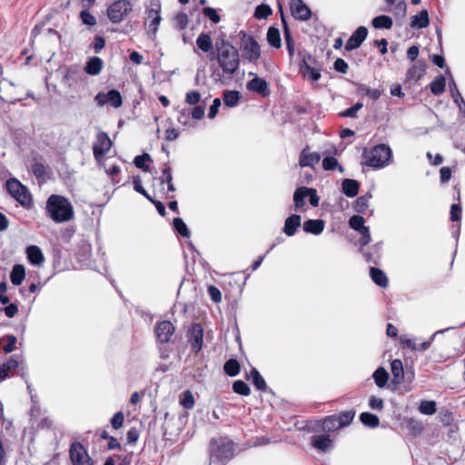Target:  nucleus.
<instances>
[{
    "label": "nucleus",
    "instance_id": "nucleus-1",
    "mask_svg": "<svg viewBox=\"0 0 465 465\" xmlns=\"http://www.w3.org/2000/svg\"><path fill=\"white\" fill-rule=\"evenodd\" d=\"M215 47L216 58L223 74L229 75V79H231V76L238 71L240 66L239 52L236 47L224 39H222L221 42L217 41Z\"/></svg>",
    "mask_w": 465,
    "mask_h": 465
},
{
    "label": "nucleus",
    "instance_id": "nucleus-2",
    "mask_svg": "<svg viewBox=\"0 0 465 465\" xmlns=\"http://www.w3.org/2000/svg\"><path fill=\"white\" fill-rule=\"evenodd\" d=\"M208 452V465H225L235 455V443L227 437L212 438Z\"/></svg>",
    "mask_w": 465,
    "mask_h": 465
},
{
    "label": "nucleus",
    "instance_id": "nucleus-3",
    "mask_svg": "<svg viewBox=\"0 0 465 465\" xmlns=\"http://www.w3.org/2000/svg\"><path fill=\"white\" fill-rule=\"evenodd\" d=\"M46 213L57 223L68 222L74 216V209L69 200L57 194H52L47 199Z\"/></svg>",
    "mask_w": 465,
    "mask_h": 465
},
{
    "label": "nucleus",
    "instance_id": "nucleus-4",
    "mask_svg": "<svg viewBox=\"0 0 465 465\" xmlns=\"http://www.w3.org/2000/svg\"><path fill=\"white\" fill-rule=\"evenodd\" d=\"M362 157L365 160L366 165L373 169H381L391 163L392 151L389 145L380 143L373 146L369 151L364 150Z\"/></svg>",
    "mask_w": 465,
    "mask_h": 465
},
{
    "label": "nucleus",
    "instance_id": "nucleus-5",
    "mask_svg": "<svg viewBox=\"0 0 465 465\" xmlns=\"http://www.w3.org/2000/svg\"><path fill=\"white\" fill-rule=\"evenodd\" d=\"M7 193L14 197L23 207L30 208L33 199L30 192L16 178H9L5 183Z\"/></svg>",
    "mask_w": 465,
    "mask_h": 465
},
{
    "label": "nucleus",
    "instance_id": "nucleus-6",
    "mask_svg": "<svg viewBox=\"0 0 465 465\" xmlns=\"http://www.w3.org/2000/svg\"><path fill=\"white\" fill-rule=\"evenodd\" d=\"M162 5L159 0H150L145 5V25H148L147 34L150 38H155L156 32L162 21Z\"/></svg>",
    "mask_w": 465,
    "mask_h": 465
},
{
    "label": "nucleus",
    "instance_id": "nucleus-7",
    "mask_svg": "<svg viewBox=\"0 0 465 465\" xmlns=\"http://www.w3.org/2000/svg\"><path fill=\"white\" fill-rule=\"evenodd\" d=\"M136 0H116L106 10L107 17L113 24H119L133 11Z\"/></svg>",
    "mask_w": 465,
    "mask_h": 465
},
{
    "label": "nucleus",
    "instance_id": "nucleus-8",
    "mask_svg": "<svg viewBox=\"0 0 465 465\" xmlns=\"http://www.w3.org/2000/svg\"><path fill=\"white\" fill-rule=\"evenodd\" d=\"M113 142L105 132H99L96 134L95 142L93 144L94 157L97 162H101L106 153L109 152Z\"/></svg>",
    "mask_w": 465,
    "mask_h": 465
},
{
    "label": "nucleus",
    "instance_id": "nucleus-9",
    "mask_svg": "<svg viewBox=\"0 0 465 465\" xmlns=\"http://www.w3.org/2000/svg\"><path fill=\"white\" fill-rule=\"evenodd\" d=\"M69 452L73 465H94L92 459L80 442H73Z\"/></svg>",
    "mask_w": 465,
    "mask_h": 465
},
{
    "label": "nucleus",
    "instance_id": "nucleus-10",
    "mask_svg": "<svg viewBox=\"0 0 465 465\" xmlns=\"http://www.w3.org/2000/svg\"><path fill=\"white\" fill-rule=\"evenodd\" d=\"M94 102L98 106H104L109 104L114 108H119L123 104V97L118 90L111 89L106 94L99 92L94 96Z\"/></svg>",
    "mask_w": 465,
    "mask_h": 465
},
{
    "label": "nucleus",
    "instance_id": "nucleus-11",
    "mask_svg": "<svg viewBox=\"0 0 465 465\" xmlns=\"http://www.w3.org/2000/svg\"><path fill=\"white\" fill-rule=\"evenodd\" d=\"M316 60L310 54H304L302 55V62L300 64V71L304 77H308L312 82L320 80L322 74L320 69L314 68L312 64H315Z\"/></svg>",
    "mask_w": 465,
    "mask_h": 465
},
{
    "label": "nucleus",
    "instance_id": "nucleus-12",
    "mask_svg": "<svg viewBox=\"0 0 465 465\" xmlns=\"http://www.w3.org/2000/svg\"><path fill=\"white\" fill-rule=\"evenodd\" d=\"M249 75L253 76V78L247 82V90L253 92L262 97H268L271 94L268 82L265 79L257 76L254 73L250 72Z\"/></svg>",
    "mask_w": 465,
    "mask_h": 465
},
{
    "label": "nucleus",
    "instance_id": "nucleus-13",
    "mask_svg": "<svg viewBox=\"0 0 465 465\" xmlns=\"http://www.w3.org/2000/svg\"><path fill=\"white\" fill-rule=\"evenodd\" d=\"M292 15L300 21H308L312 17V10L302 0H291Z\"/></svg>",
    "mask_w": 465,
    "mask_h": 465
},
{
    "label": "nucleus",
    "instance_id": "nucleus-14",
    "mask_svg": "<svg viewBox=\"0 0 465 465\" xmlns=\"http://www.w3.org/2000/svg\"><path fill=\"white\" fill-rule=\"evenodd\" d=\"M242 49L246 59L250 62H256L261 56L260 45L253 36H248L247 39L243 41Z\"/></svg>",
    "mask_w": 465,
    "mask_h": 465
},
{
    "label": "nucleus",
    "instance_id": "nucleus-15",
    "mask_svg": "<svg viewBox=\"0 0 465 465\" xmlns=\"http://www.w3.org/2000/svg\"><path fill=\"white\" fill-rule=\"evenodd\" d=\"M368 29L367 27L361 25L359 26L350 36L345 44V50L350 52L359 48L364 40L367 38Z\"/></svg>",
    "mask_w": 465,
    "mask_h": 465
},
{
    "label": "nucleus",
    "instance_id": "nucleus-16",
    "mask_svg": "<svg viewBox=\"0 0 465 465\" xmlns=\"http://www.w3.org/2000/svg\"><path fill=\"white\" fill-rule=\"evenodd\" d=\"M189 341L192 351L198 353L202 350L203 343V330L201 324L193 323L192 325Z\"/></svg>",
    "mask_w": 465,
    "mask_h": 465
},
{
    "label": "nucleus",
    "instance_id": "nucleus-17",
    "mask_svg": "<svg viewBox=\"0 0 465 465\" xmlns=\"http://www.w3.org/2000/svg\"><path fill=\"white\" fill-rule=\"evenodd\" d=\"M174 326L169 321H162L155 326V334L161 343H167L174 332Z\"/></svg>",
    "mask_w": 465,
    "mask_h": 465
},
{
    "label": "nucleus",
    "instance_id": "nucleus-18",
    "mask_svg": "<svg viewBox=\"0 0 465 465\" xmlns=\"http://www.w3.org/2000/svg\"><path fill=\"white\" fill-rule=\"evenodd\" d=\"M311 444L322 452H328L332 449V440L329 435L318 434L311 437Z\"/></svg>",
    "mask_w": 465,
    "mask_h": 465
},
{
    "label": "nucleus",
    "instance_id": "nucleus-19",
    "mask_svg": "<svg viewBox=\"0 0 465 465\" xmlns=\"http://www.w3.org/2000/svg\"><path fill=\"white\" fill-rule=\"evenodd\" d=\"M19 358L18 355H12L6 361L0 364V381L8 378L10 373L19 367Z\"/></svg>",
    "mask_w": 465,
    "mask_h": 465
},
{
    "label": "nucleus",
    "instance_id": "nucleus-20",
    "mask_svg": "<svg viewBox=\"0 0 465 465\" xmlns=\"http://www.w3.org/2000/svg\"><path fill=\"white\" fill-rule=\"evenodd\" d=\"M321 160V155L318 153H310L309 146H306L301 152L299 157V164L302 167H313L315 164L319 163Z\"/></svg>",
    "mask_w": 465,
    "mask_h": 465
},
{
    "label": "nucleus",
    "instance_id": "nucleus-21",
    "mask_svg": "<svg viewBox=\"0 0 465 465\" xmlns=\"http://www.w3.org/2000/svg\"><path fill=\"white\" fill-rule=\"evenodd\" d=\"M196 45L204 53L210 52L209 59L213 60L215 58V52L213 50V41L208 34L201 33L196 39Z\"/></svg>",
    "mask_w": 465,
    "mask_h": 465
},
{
    "label": "nucleus",
    "instance_id": "nucleus-22",
    "mask_svg": "<svg viewBox=\"0 0 465 465\" xmlns=\"http://www.w3.org/2000/svg\"><path fill=\"white\" fill-rule=\"evenodd\" d=\"M302 218L299 214H291L285 219L282 232L287 236H293L301 226Z\"/></svg>",
    "mask_w": 465,
    "mask_h": 465
},
{
    "label": "nucleus",
    "instance_id": "nucleus-23",
    "mask_svg": "<svg viewBox=\"0 0 465 465\" xmlns=\"http://www.w3.org/2000/svg\"><path fill=\"white\" fill-rule=\"evenodd\" d=\"M325 223L322 219H309L302 223L305 232L319 235L324 230Z\"/></svg>",
    "mask_w": 465,
    "mask_h": 465
},
{
    "label": "nucleus",
    "instance_id": "nucleus-24",
    "mask_svg": "<svg viewBox=\"0 0 465 465\" xmlns=\"http://www.w3.org/2000/svg\"><path fill=\"white\" fill-rule=\"evenodd\" d=\"M361 183L354 179L346 178L341 182V192L349 198H353L359 193Z\"/></svg>",
    "mask_w": 465,
    "mask_h": 465
},
{
    "label": "nucleus",
    "instance_id": "nucleus-25",
    "mask_svg": "<svg viewBox=\"0 0 465 465\" xmlns=\"http://www.w3.org/2000/svg\"><path fill=\"white\" fill-rule=\"evenodd\" d=\"M430 25L429 12L426 9L421 10L418 15H412L410 26L413 29H423Z\"/></svg>",
    "mask_w": 465,
    "mask_h": 465
},
{
    "label": "nucleus",
    "instance_id": "nucleus-26",
    "mask_svg": "<svg viewBox=\"0 0 465 465\" xmlns=\"http://www.w3.org/2000/svg\"><path fill=\"white\" fill-rule=\"evenodd\" d=\"M27 260L32 265L38 266L44 262L45 257L41 249L36 245H30L25 250Z\"/></svg>",
    "mask_w": 465,
    "mask_h": 465
},
{
    "label": "nucleus",
    "instance_id": "nucleus-27",
    "mask_svg": "<svg viewBox=\"0 0 465 465\" xmlns=\"http://www.w3.org/2000/svg\"><path fill=\"white\" fill-rule=\"evenodd\" d=\"M391 370L393 376L392 382L400 384L405 379V371L401 360L395 359L391 363Z\"/></svg>",
    "mask_w": 465,
    "mask_h": 465
},
{
    "label": "nucleus",
    "instance_id": "nucleus-28",
    "mask_svg": "<svg viewBox=\"0 0 465 465\" xmlns=\"http://www.w3.org/2000/svg\"><path fill=\"white\" fill-rule=\"evenodd\" d=\"M310 187H298L293 193V203L295 210H301L305 206V199L308 198Z\"/></svg>",
    "mask_w": 465,
    "mask_h": 465
},
{
    "label": "nucleus",
    "instance_id": "nucleus-29",
    "mask_svg": "<svg viewBox=\"0 0 465 465\" xmlns=\"http://www.w3.org/2000/svg\"><path fill=\"white\" fill-rule=\"evenodd\" d=\"M103 68V60L98 56L88 59L84 65V72L89 75H97Z\"/></svg>",
    "mask_w": 465,
    "mask_h": 465
},
{
    "label": "nucleus",
    "instance_id": "nucleus-30",
    "mask_svg": "<svg viewBox=\"0 0 465 465\" xmlns=\"http://www.w3.org/2000/svg\"><path fill=\"white\" fill-rule=\"evenodd\" d=\"M381 242H377L363 252L365 260L369 263L378 264L381 253Z\"/></svg>",
    "mask_w": 465,
    "mask_h": 465
},
{
    "label": "nucleus",
    "instance_id": "nucleus-31",
    "mask_svg": "<svg viewBox=\"0 0 465 465\" xmlns=\"http://www.w3.org/2000/svg\"><path fill=\"white\" fill-rule=\"evenodd\" d=\"M446 87V79L440 74L430 84V90L435 96L440 95Z\"/></svg>",
    "mask_w": 465,
    "mask_h": 465
},
{
    "label": "nucleus",
    "instance_id": "nucleus-32",
    "mask_svg": "<svg viewBox=\"0 0 465 465\" xmlns=\"http://www.w3.org/2000/svg\"><path fill=\"white\" fill-rule=\"evenodd\" d=\"M427 64L423 60H418L408 71L409 79L419 80L424 74Z\"/></svg>",
    "mask_w": 465,
    "mask_h": 465
},
{
    "label": "nucleus",
    "instance_id": "nucleus-33",
    "mask_svg": "<svg viewBox=\"0 0 465 465\" xmlns=\"http://www.w3.org/2000/svg\"><path fill=\"white\" fill-rule=\"evenodd\" d=\"M25 277V269L22 264H15L13 266L10 272V281L15 285L19 286Z\"/></svg>",
    "mask_w": 465,
    "mask_h": 465
},
{
    "label": "nucleus",
    "instance_id": "nucleus-34",
    "mask_svg": "<svg viewBox=\"0 0 465 465\" xmlns=\"http://www.w3.org/2000/svg\"><path fill=\"white\" fill-rule=\"evenodd\" d=\"M370 276L378 286L384 288L388 285V277L382 270L371 267Z\"/></svg>",
    "mask_w": 465,
    "mask_h": 465
},
{
    "label": "nucleus",
    "instance_id": "nucleus-35",
    "mask_svg": "<svg viewBox=\"0 0 465 465\" xmlns=\"http://www.w3.org/2000/svg\"><path fill=\"white\" fill-rule=\"evenodd\" d=\"M445 73H446V74L449 75L450 93L451 98L453 99L454 104L463 103L464 99L457 87V84L451 75L450 69H446Z\"/></svg>",
    "mask_w": 465,
    "mask_h": 465
},
{
    "label": "nucleus",
    "instance_id": "nucleus-36",
    "mask_svg": "<svg viewBox=\"0 0 465 465\" xmlns=\"http://www.w3.org/2000/svg\"><path fill=\"white\" fill-rule=\"evenodd\" d=\"M242 98V94L236 90H227L223 94V100L227 107H234Z\"/></svg>",
    "mask_w": 465,
    "mask_h": 465
},
{
    "label": "nucleus",
    "instance_id": "nucleus-37",
    "mask_svg": "<svg viewBox=\"0 0 465 465\" xmlns=\"http://www.w3.org/2000/svg\"><path fill=\"white\" fill-rule=\"evenodd\" d=\"M392 25V18L386 15L375 16L371 20V25L376 29H391Z\"/></svg>",
    "mask_w": 465,
    "mask_h": 465
},
{
    "label": "nucleus",
    "instance_id": "nucleus-38",
    "mask_svg": "<svg viewBox=\"0 0 465 465\" xmlns=\"http://www.w3.org/2000/svg\"><path fill=\"white\" fill-rule=\"evenodd\" d=\"M161 183H166L167 184V191L168 193H173L175 192V187L173 183V174H172V169L168 165V163H164L163 171H162V176L160 178Z\"/></svg>",
    "mask_w": 465,
    "mask_h": 465
},
{
    "label": "nucleus",
    "instance_id": "nucleus-39",
    "mask_svg": "<svg viewBox=\"0 0 465 465\" xmlns=\"http://www.w3.org/2000/svg\"><path fill=\"white\" fill-rule=\"evenodd\" d=\"M268 44L273 48H280L282 45L280 31L277 27L270 26L267 31Z\"/></svg>",
    "mask_w": 465,
    "mask_h": 465
},
{
    "label": "nucleus",
    "instance_id": "nucleus-40",
    "mask_svg": "<svg viewBox=\"0 0 465 465\" xmlns=\"http://www.w3.org/2000/svg\"><path fill=\"white\" fill-rule=\"evenodd\" d=\"M250 378L257 391H265L267 390V384L256 368H252L250 371Z\"/></svg>",
    "mask_w": 465,
    "mask_h": 465
},
{
    "label": "nucleus",
    "instance_id": "nucleus-41",
    "mask_svg": "<svg viewBox=\"0 0 465 465\" xmlns=\"http://www.w3.org/2000/svg\"><path fill=\"white\" fill-rule=\"evenodd\" d=\"M359 418L361 422L365 427L375 429L380 425V419L376 414L371 412H361Z\"/></svg>",
    "mask_w": 465,
    "mask_h": 465
},
{
    "label": "nucleus",
    "instance_id": "nucleus-42",
    "mask_svg": "<svg viewBox=\"0 0 465 465\" xmlns=\"http://www.w3.org/2000/svg\"><path fill=\"white\" fill-rule=\"evenodd\" d=\"M372 195L370 192L358 197L354 202L353 210L357 213H364L369 207V201Z\"/></svg>",
    "mask_w": 465,
    "mask_h": 465
},
{
    "label": "nucleus",
    "instance_id": "nucleus-43",
    "mask_svg": "<svg viewBox=\"0 0 465 465\" xmlns=\"http://www.w3.org/2000/svg\"><path fill=\"white\" fill-rule=\"evenodd\" d=\"M372 378L379 388H383L388 382L389 373L383 367H379L373 372Z\"/></svg>",
    "mask_w": 465,
    "mask_h": 465
},
{
    "label": "nucleus",
    "instance_id": "nucleus-44",
    "mask_svg": "<svg viewBox=\"0 0 465 465\" xmlns=\"http://www.w3.org/2000/svg\"><path fill=\"white\" fill-rule=\"evenodd\" d=\"M30 170L38 180L44 179L46 174V166L43 163L38 162L35 157L32 159Z\"/></svg>",
    "mask_w": 465,
    "mask_h": 465
},
{
    "label": "nucleus",
    "instance_id": "nucleus-45",
    "mask_svg": "<svg viewBox=\"0 0 465 465\" xmlns=\"http://www.w3.org/2000/svg\"><path fill=\"white\" fill-rule=\"evenodd\" d=\"M241 370L240 363L235 359H230L225 361L223 365V371L226 375L230 377H235L239 374Z\"/></svg>",
    "mask_w": 465,
    "mask_h": 465
},
{
    "label": "nucleus",
    "instance_id": "nucleus-46",
    "mask_svg": "<svg viewBox=\"0 0 465 465\" xmlns=\"http://www.w3.org/2000/svg\"><path fill=\"white\" fill-rule=\"evenodd\" d=\"M339 429H341V426L335 415L328 416L322 420V430L325 432H332Z\"/></svg>",
    "mask_w": 465,
    "mask_h": 465
},
{
    "label": "nucleus",
    "instance_id": "nucleus-47",
    "mask_svg": "<svg viewBox=\"0 0 465 465\" xmlns=\"http://www.w3.org/2000/svg\"><path fill=\"white\" fill-rule=\"evenodd\" d=\"M393 15L395 20L400 24H401L405 20L407 15V4L405 3V1H400L395 5L393 9Z\"/></svg>",
    "mask_w": 465,
    "mask_h": 465
},
{
    "label": "nucleus",
    "instance_id": "nucleus-48",
    "mask_svg": "<svg viewBox=\"0 0 465 465\" xmlns=\"http://www.w3.org/2000/svg\"><path fill=\"white\" fill-rule=\"evenodd\" d=\"M173 225L174 231L180 234L182 237L189 238L190 237V230L188 229L187 225L183 222V220L180 217H176L173 221Z\"/></svg>",
    "mask_w": 465,
    "mask_h": 465
},
{
    "label": "nucleus",
    "instance_id": "nucleus-49",
    "mask_svg": "<svg viewBox=\"0 0 465 465\" xmlns=\"http://www.w3.org/2000/svg\"><path fill=\"white\" fill-rule=\"evenodd\" d=\"M357 94L362 95H368L372 100H378L381 94V92L379 89H371L369 86L359 84L357 88Z\"/></svg>",
    "mask_w": 465,
    "mask_h": 465
},
{
    "label": "nucleus",
    "instance_id": "nucleus-50",
    "mask_svg": "<svg viewBox=\"0 0 465 465\" xmlns=\"http://www.w3.org/2000/svg\"><path fill=\"white\" fill-rule=\"evenodd\" d=\"M405 428L409 430L411 434L413 436H417L420 434L423 430V425L420 421L414 420V419H409L405 421Z\"/></svg>",
    "mask_w": 465,
    "mask_h": 465
},
{
    "label": "nucleus",
    "instance_id": "nucleus-51",
    "mask_svg": "<svg viewBox=\"0 0 465 465\" xmlns=\"http://www.w3.org/2000/svg\"><path fill=\"white\" fill-rule=\"evenodd\" d=\"M355 411H341L339 414H335L339 423H341V428L346 427L351 423L355 416Z\"/></svg>",
    "mask_w": 465,
    "mask_h": 465
},
{
    "label": "nucleus",
    "instance_id": "nucleus-52",
    "mask_svg": "<svg viewBox=\"0 0 465 465\" xmlns=\"http://www.w3.org/2000/svg\"><path fill=\"white\" fill-rule=\"evenodd\" d=\"M419 411L425 415L434 414L437 411L436 402L434 401H421Z\"/></svg>",
    "mask_w": 465,
    "mask_h": 465
},
{
    "label": "nucleus",
    "instance_id": "nucleus-53",
    "mask_svg": "<svg viewBox=\"0 0 465 465\" xmlns=\"http://www.w3.org/2000/svg\"><path fill=\"white\" fill-rule=\"evenodd\" d=\"M147 162H152V158L147 153L135 156L134 160L135 166L144 172L149 171V166L146 164Z\"/></svg>",
    "mask_w": 465,
    "mask_h": 465
},
{
    "label": "nucleus",
    "instance_id": "nucleus-54",
    "mask_svg": "<svg viewBox=\"0 0 465 465\" xmlns=\"http://www.w3.org/2000/svg\"><path fill=\"white\" fill-rule=\"evenodd\" d=\"M232 391L242 396H248L251 393L249 385L242 380H237L232 383Z\"/></svg>",
    "mask_w": 465,
    "mask_h": 465
},
{
    "label": "nucleus",
    "instance_id": "nucleus-55",
    "mask_svg": "<svg viewBox=\"0 0 465 465\" xmlns=\"http://www.w3.org/2000/svg\"><path fill=\"white\" fill-rule=\"evenodd\" d=\"M272 14V9L270 5L265 4H261L256 6L254 10V17L257 19H266Z\"/></svg>",
    "mask_w": 465,
    "mask_h": 465
},
{
    "label": "nucleus",
    "instance_id": "nucleus-56",
    "mask_svg": "<svg viewBox=\"0 0 465 465\" xmlns=\"http://www.w3.org/2000/svg\"><path fill=\"white\" fill-rule=\"evenodd\" d=\"M365 220L361 215H352L349 219V226L356 232H361L365 229L367 226L364 225Z\"/></svg>",
    "mask_w": 465,
    "mask_h": 465
},
{
    "label": "nucleus",
    "instance_id": "nucleus-57",
    "mask_svg": "<svg viewBox=\"0 0 465 465\" xmlns=\"http://www.w3.org/2000/svg\"><path fill=\"white\" fill-rule=\"evenodd\" d=\"M180 404L186 410H190L194 406V398L190 391L187 390L183 392Z\"/></svg>",
    "mask_w": 465,
    "mask_h": 465
},
{
    "label": "nucleus",
    "instance_id": "nucleus-58",
    "mask_svg": "<svg viewBox=\"0 0 465 465\" xmlns=\"http://www.w3.org/2000/svg\"><path fill=\"white\" fill-rule=\"evenodd\" d=\"M80 12V19L84 25L94 26L96 25V18L88 11V8L84 7Z\"/></svg>",
    "mask_w": 465,
    "mask_h": 465
},
{
    "label": "nucleus",
    "instance_id": "nucleus-59",
    "mask_svg": "<svg viewBox=\"0 0 465 465\" xmlns=\"http://www.w3.org/2000/svg\"><path fill=\"white\" fill-rule=\"evenodd\" d=\"M452 329V327H450V328H446V329H442V330H439L437 331H435L430 338L429 341H423L421 342L419 346H417V351H427L430 347V344L431 342L433 341V340L435 339V337L439 334H442L446 331H448L449 330Z\"/></svg>",
    "mask_w": 465,
    "mask_h": 465
},
{
    "label": "nucleus",
    "instance_id": "nucleus-60",
    "mask_svg": "<svg viewBox=\"0 0 465 465\" xmlns=\"http://www.w3.org/2000/svg\"><path fill=\"white\" fill-rule=\"evenodd\" d=\"M339 166L337 159L333 156H326L322 160V168L326 171H333Z\"/></svg>",
    "mask_w": 465,
    "mask_h": 465
},
{
    "label": "nucleus",
    "instance_id": "nucleus-61",
    "mask_svg": "<svg viewBox=\"0 0 465 465\" xmlns=\"http://www.w3.org/2000/svg\"><path fill=\"white\" fill-rule=\"evenodd\" d=\"M4 339L6 340V343L3 346V351L5 353H10L15 350V343L17 341V339L13 334L6 335Z\"/></svg>",
    "mask_w": 465,
    "mask_h": 465
},
{
    "label": "nucleus",
    "instance_id": "nucleus-62",
    "mask_svg": "<svg viewBox=\"0 0 465 465\" xmlns=\"http://www.w3.org/2000/svg\"><path fill=\"white\" fill-rule=\"evenodd\" d=\"M203 14L214 24H218L221 20L220 15L213 7H203Z\"/></svg>",
    "mask_w": 465,
    "mask_h": 465
},
{
    "label": "nucleus",
    "instance_id": "nucleus-63",
    "mask_svg": "<svg viewBox=\"0 0 465 465\" xmlns=\"http://www.w3.org/2000/svg\"><path fill=\"white\" fill-rule=\"evenodd\" d=\"M175 27L179 30L186 28L188 25V16L185 13H178L174 18Z\"/></svg>",
    "mask_w": 465,
    "mask_h": 465
},
{
    "label": "nucleus",
    "instance_id": "nucleus-64",
    "mask_svg": "<svg viewBox=\"0 0 465 465\" xmlns=\"http://www.w3.org/2000/svg\"><path fill=\"white\" fill-rule=\"evenodd\" d=\"M368 404L373 411H381L384 407L383 400L373 395L370 397Z\"/></svg>",
    "mask_w": 465,
    "mask_h": 465
}]
</instances>
